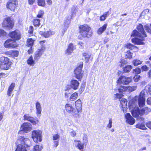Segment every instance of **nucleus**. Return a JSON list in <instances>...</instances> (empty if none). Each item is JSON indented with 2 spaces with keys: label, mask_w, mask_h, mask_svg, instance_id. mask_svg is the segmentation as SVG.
Masks as SVG:
<instances>
[{
  "label": "nucleus",
  "mask_w": 151,
  "mask_h": 151,
  "mask_svg": "<svg viewBox=\"0 0 151 151\" xmlns=\"http://www.w3.org/2000/svg\"><path fill=\"white\" fill-rule=\"evenodd\" d=\"M104 31V25L100 27L98 30L97 32L99 34H101Z\"/></svg>",
  "instance_id": "obj_48"
},
{
  "label": "nucleus",
  "mask_w": 151,
  "mask_h": 151,
  "mask_svg": "<svg viewBox=\"0 0 151 151\" xmlns=\"http://www.w3.org/2000/svg\"><path fill=\"white\" fill-rule=\"evenodd\" d=\"M140 77V76L139 75H135L133 78L134 81L135 82L138 81L139 80Z\"/></svg>",
  "instance_id": "obj_49"
},
{
  "label": "nucleus",
  "mask_w": 151,
  "mask_h": 151,
  "mask_svg": "<svg viewBox=\"0 0 151 151\" xmlns=\"http://www.w3.org/2000/svg\"><path fill=\"white\" fill-rule=\"evenodd\" d=\"M72 88V86L70 85H68L66 86L65 87V90L68 91L70 90Z\"/></svg>",
  "instance_id": "obj_56"
},
{
  "label": "nucleus",
  "mask_w": 151,
  "mask_h": 151,
  "mask_svg": "<svg viewBox=\"0 0 151 151\" xmlns=\"http://www.w3.org/2000/svg\"><path fill=\"white\" fill-rule=\"evenodd\" d=\"M120 88L118 89L120 93H123L125 91L131 92L136 90L137 89V86H122Z\"/></svg>",
  "instance_id": "obj_11"
},
{
  "label": "nucleus",
  "mask_w": 151,
  "mask_h": 151,
  "mask_svg": "<svg viewBox=\"0 0 151 151\" xmlns=\"http://www.w3.org/2000/svg\"><path fill=\"white\" fill-rule=\"evenodd\" d=\"M15 86V84L14 83H12L9 86L7 92V94L8 96H11L12 93Z\"/></svg>",
  "instance_id": "obj_28"
},
{
  "label": "nucleus",
  "mask_w": 151,
  "mask_h": 151,
  "mask_svg": "<svg viewBox=\"0 0 151 151\" xmlns=\"http://www.w3.org/2000/svg\"><path fill=\"white\" fill-rule=\"evenodd\" d=\"M125 117L126 119V122L129 124L131 125L133 124L135 122V119L131 116L129 113L126 114Z\"/></svg>",
  "instance_id": "obj_19"
},
{
  "label": "nucleus",
  "mask_w": 151,
  "mask_h": 151,
  "mask_svg": "<svg viewBox=\"0 0 151 151\" xmlns=\"http://www.w3.org/2000/svg\"><path fill=\"white\" fill-rule=\"evenodd\" d=\"M4 46L6 48H15L17 46L18 44L16 42H13L11 39H8L5 42Z\"/></svg>",
  "instance_id": "obj_13"
},
{
  "label": "nucleus",
  "mask_w": 151,
  "mask_h": 151,
  "mask_svg": "<svg viewBox=\"0 0 151 151\" xmlns=\"http://www.w3.org/2000/svg\"><path fill=\"white\" fill-rule=\"evenodd\" d=\"M124 47L127 49H129L131 50H132L134 49H138V48L136 46L131 43H127L125 44L124 45Z\"/></svg>",
  "instance_id": "obj_33"
},
{
  "label": "nucleus",
  "mask_w": 151,
  "mask_h": 151,
  "mask_svg": "<svg viewBox=\"0 0 151 151\" xmlns=\"http://www.w3.org/2000/svg\"><path fill=\"white\" fill-rule=\"evenodd\" d=\"M6 33L4 30L0 29V37H6Z\"/></svg>",
  "instance_id": "obj_43"
},
{
  "label": "nucleus",
  "mask_w": 151,
  "mask_h": 151,
  "mask_svg": "<svg viewBox=\"0 0 151 151\" xmlns=\"http://www.w3.org/2000/svg\"><path fill=\"white\" fill-rule=\"evenodd\" d=\"M75 105L77 113L81 112L82 110L81 102L80 99H78L75 102Z\"/></svg>",
  "instance_id": "obj_22"
},
{
  "label": "nucleus",
  "mask_w": 151,
  "mask_h": 151,
  "mask_svg": "<svg viewBox=\"0 0 151 151\" xmlns=\"http://www.w3.org/2000/svg\"><path fill=\"white\" fill-rule=\"evenodd\" d=\"M133 73L134 74H137L140 73H141L140 69L138 68H136L135 69H133Z\"/></svg>",
  "instance_id": "obj_44"
},
{
  "label": "nucleus",
  "mask_w": 151,
  "mask_h": 151,
  "mask_svg": "<svg viewBox=\"0 0 151 151\" xmlns=\"http://www.w3.org/2000/svg\"><path fill=\"white\" fill-rule=\"evenodd\" d=\"M127 101L125 99H122L121 101L120 106L122 108V111L124 113L126 112L127 107Z\"/></svg>",
  "instance_id": "obj_20"
},
{
  "label": "nucleus",
  "mask_w": 151,
  "mask_h": 151,
  "mask_svg": "<svg viewBox=\"0 0 151 151\" xmlns=\"http://www.w3.org/2000/svg\"><path fill=\"white\" fill-rule=\"evenodd\" d=\"M65 108L66 111L69 113H71L73 117L78 118L80 117L79 113H77L76 111L71 104H67L65 106Z\"/></svg>",
  "instance_id": "obj_5"
},
{
  "label": "nucleus",
  "mask_w": 151,
  "mask_h": 151,
  "mask_svg": "<svg viewBox=\"0 0 151 151\" xmlns=\"http://www.w3.org/2000/svg\"><path fill=\"white\" fill-rule=\"evenodd\" d=\"M132 78L131 77H126L123 76H121L117 81L118 83L123 84H128L131 81Z\"/></svg>",
  "instance_id": "obj_10"
},
{
  "label": "nucleus",
  "mask_w": 151,
  "mask_h": 151,
  "mask_svg": "<svg viewBox=\"0 0 151 151\" xmlns=\"http://www.w3.org/2000/svg\"><path fill=\"white\" fill-rule=\"evenodd\" d=\"M147 88H148V92L151 95V86H150L149 85L145 87V89H146Z\"/></svg>",
  "instance_id": "obj_52"
},
{
  "label": "nucleus",
  "mask_w": 151,
  "mask_h": 151,
  "mask_svg": "<svg viewBox=\"0 0 151 151\" xmlns=\"http://www.w3.org/2000/svg\"><path fill=\"white\" fill-rule=\"evenodd\" d=\"M115 95L116 96V98L118 99H120L123 96L122 94L119 93L116 94Z\"/></svg>",
  "instance_id": "obj_57"
},
{
  "label": "nucleus",
  "mask_w": 151,
  "mask_h": 151,
  "mask_svg": "<svg viewBox=\"0 0 151 151\" xmlns=\"http://www.w3.org/2000/svg\"><path fill=\"white\" fill-rule=\"evenodd\" d=\"M79 29L80 33L82 37H90L92 35L91 28L86 24L81 26Z\"/></svg>",
  "instance_id": "obj_3"
},
{
  "label": "nucleus",
  "mask_w": 151,
  "mask_h": 151,
  "mask_svg": "<svg viewBox=\"0 0 151 151\" xmlns=\"http://www.w3.org/2000/svg\"><path fill=\"white\" fill-rule=\"evenodd\" d=\"M44 50L42 48L38 49L36 51L34 54V59L35 61H37L40 58L42 55Z\"/></svg>",
  "instance_id": "obj_16"
},
{
  "label": "nucleus",
  "mask_w": 151,
  "mask_h": 151,
  "mask_svg": "<svg viewBox=\"0 0 151 151\" xmlns=\"http://www.w3.org/2000/svg\"><path fill=\"white\" fill-rule=\"evenodd\" d=\"M53 143H54V146L55 147V148L57 147L59 144L58 141H54Z\"/></svg>",
  "instance_id": "obj_55"
},
{
  "label": "nucleus",
  "mask_w": 151,
  "mask_h": 151,
  "mask_svg": "<svg viewBox=\"0 0 151 151\" xmlns=\"http://www.w3.org/2000/svg\"><path fill=\"white\" fill-rule=\"evenodd\" d=\"M60 137V135L58 134H55L53 136L52 139L53 140L57 141L59 139Z\"/></svg>",
  "instance_id": "obj_47"
},
{
  "label": "nucleus",
  "mask_w": 151,
  "mask_h": 151,
  "mask_svg": "<svg viewBox=\"0 0 151 151\" xmlns=\"http://www.w3.org/2000/svg\"><path fill=\"white\" fill-rule=\"evenodd\" d=\"M145 28L146 29L147 31L148 32H150V29L148 27V26H145Z\"/></svg>",
  "instance_id": "obj_64"
},
{
  "label": "nucleus",
  "mask_w": 151,
  "mask_h": 151,
  "mask_svg": "<svg viewBox=\"0 0 151 151\" xmlns=\"http://www.w3.org/2000/svg\"><path fill=\"white\" fill-rule=\"evenodd\" d=\"M32 138L34 141L37 142L38 141L40 142L42 141L41 132L40 130H34L32 132Z\"/></svg>",
  "instance_id": "obj_6"
},
{
  "label": "nucleus",
  "mask_w": 151,
  "mask_h": 151,
  "mask_svg": "<svg viewBox=\"0 0 151 151\" xmlns=\"http://www.w3.org/2000/svg\"><path fill=\"white\" fill-rule=\"evenodd\" d=\"M139 106L140 107H143L145 105V99H138Z\"/></svg>",
  "instance_id": "obj_36"
},
{
  "label": "nucleus",
  "mask_w": 151,
  "mask_h": 151,
  "mask_svg": "<svg viewBox=\"0 0 151 151\" xmlns=\"http://www.w3.org/2000/svg\"><path fill=\"white\" fill-rule=\"evenodd\" d=\"M145 90H142L140 93L139 96H136L133 99V101H135L136 102L138 99H145Z\"/></svg>",
  "instance_id": "obj_25"
},
{
  "label": "nucleus",
  "mask_w": 151,
  "mask_h": 151,
  "mask_svg": "<svg viewBox=\"0 0 151 151\" xmlns=\"http://www.w3.org/2000/svg\"><path fill=\"white\" fill-rule=\"evenodd\" d=\"M31 143L28 138L22 136L19 137L16 142L17 146L15 151H27L26 148L30 147Z\"/></svg>",
  "instance_id": "obj_2"
},
{
  "label": "nucleus",
  "mask_w": 151,
  "mask_h": 151,
  "mask_svg": "<svg viewBox=\"0 0 151 151\" xmlns=\"http://www.w3.org/2000/svg\"><path fill=\"white\" fill-rule=\"evenodd\" d=\"M147 103L148 105H151V97H149L147 99Z\"/></svg>",
  "instance_id": "obj_54"
},
{
  "label": "nucleus",
  "mask_w": 151,
  "mask_h": 151,
  "mask_svg": "<svg viewBox=\"0 0 151 151\" xmlns=\"http://www.w3.org/2000/svg\"><path fill=\"white\" fill-rule=\"evenodd\" d=\"M132 69V67L130 65H127L123 68V70L124 72H129Z\"/></svg>",
  "instance_id": "obj_37"
},
{
  "label": "nucleus",
  "mask_w": 151,
  "mask_h": 151,
  "mask_svg": "<svg viewBox=\"0 0 151 151\" xmlns=\"http://www.w3.org/2000/svg\"><path fill=\"white\" fill-rule=\"evenodd\" d=\"M75 10L71 12V14L69 16H67L65 18V22H64V27L63 29L62 32L63 34L65 33L67 30L68 25L70 23L71 19H72V16L75 14L74 13Z\"/></svg>",
  "instance_id": "obj_7"
},
{
  "label": "nucleus",
  "mask_w": 151,
  "mask_h": 151,
  "mask_svg": "<svg viewBox=\"0 0 151 151\" xmlns=\"http://www.w3.org/2000/svg\"><path fill=\"white\" fill-rule=\"evenodd\" d=\"M17 5V0H9L6 4L7 8L9 9H14Z\"/></svg>",
  "instance_id": "obj_15"
},
{
  "label": "nucleus",
  "mask_w": 151,
  "mask_h": 151,
  "mask_svg": "<svg viewBox=\"0 0 151 151\" xmlns=\"http://www.w3.org/2000/svg\"><path fill=\"white\" fill-rule=\"evenodd\" d=\"M83 142L86 143L88 141V139L87 137L85 135L84 137H83Z\"/></svg>",
  "instance_id": "obj_59"
},
{
  "label": "nucleus",
  "mask_w": 151,
  "mask_h": 151,
  "mask_svg": "<svg viewBox=\"0 0 151 151\" xmlns=\"http://www.w3.org/2000/svg\"><path fill=\"white\" fill-rule=\"evenodd\" d=\"M136 128L143 130H146L147 129L144 124L141 122H139L136 125Z\"/></svg>",
  "instance_id": "obj_30"
},
{
  "label": "nucleus",
  "mask_w": 151,
  "mask_h": 151,
  "mask_svg": "<svg viewBox=\"0 0 151 151\" xmlns=\"http://www.w3.org/2000/svg\"><path fill=\"white\" fill-rule=\"evenodd\" d=\"M125 62L126 61L124 59H123L121 60L119 62V65L120 67H122L124 65Z\"/></svg>",
  "instance_id": "obj_46"
},
{
  "label": "nucleus",
  "mask_w": 151,
  "mask_h": 151,
  "mask_svg": "<svg viewBox=\"0 0 151 151\" xmlns=\"http://www.w3.org/2000/svg\"><path fill=\"white\" fill-rule=\"evenodd\" d=\"M142 62V61H141L139 60L136 59L133 61L132 63L134 66H137L141 64Z\"/></svg>",
  "instance_id": "obj_40"
},
{
  "label": "nucleus",
  "mask_w": 151,
  "mask_h": 151,
  "mask_svg": "<svg viewBox=\"0 0 151 151\" xmlns=\"http://www.w3.org/2000/svg\"><path fill=\"white\" fill-rule=\"evenodd\" d=\"M147 127L151 129V122H149L146 124Z\"/></svg>",
  "instance_id": "obj_58"
},
{
  "label": "nucleus",
  "mask_w": 151,
  "mask_h": 151,
  "mask_svg": "<svg viewBox=\"0 0 151 151\" xmlns=\"http://www.w3.org/2000/svg\"><path fill=\"white\" fill-rule=\"evenodd\" d=\"M35 107L36 109V114L37 116H40L42 109L40 103L38 101L36 102L35 104Z\"/></svg>",
  "instance_id": "obj_26"
},
{
  "label": "nucleus",
  "mask_w": 151,
  "mask_h": 151,
  "mask_svg": "<svg viewBox=\"0 0 151 151\" xmlns=\"http://www.w3.org/2000/svg\"><path fill=\"white\" fill-rule=\"evenodd\" d=\"M137 29L140 32H138L136 30H134L133 31L131 36L141 38V39L138 38H133L132 39V42L133 43L137 45H143L144 43L143 41L144 40V38L147 37V36L144 30L142 25L139 24L137 27Z\"/></svg>",
  "instance_id": "obj_1"
},
{
  "label": "nucleus",
  "mask_w": 151,
  "mask_h": 151,
  "mask_svg": "<svg viewBox=\"0 0 151 151\" xmlns=\"http://www.w3.org/2000/svg\"><path fill=\"white\" fill-rule=\"evenodd\" d=\"M42 148V146L40 147L39 145H37L34 147L33 151H41Z\"/></svg>",
  "instance_id": "obj_42"
},
{
  "label": "nucleus",
  "mask_w": 151,
  "mask_h": 151,
  "mask_svg": "<svg viewBox=\"0 0 151 151\" xmlns=\"http://www.w3.org/2000/svg\"><path fill=\"white\" fill-rule=\"evenodd\" d=\"M35 0H28V2L30 4H32L35 2Z\"/></svg>",
  "instance_id": "obj_61"
},
{
  "label": "nucleus",
  "mask_w": 151,
  "mask_h": 151,
  "mask_svg": "<svg viewBox=\"0 0 151 151\" xmlns=\"http://www.w3.org/2000/svg\"><path fill=\"white\" fill-rule=\"evenodd\" d=\"M14 22L9 17L5 18L2 23L3 27H6L8 29H12L13 27Z\"/></svg>",
  "instance_id": "obj_8"
},
{
  "label": "nucleus",
  "mask_w": 151,
  "mask_h": 151,
  "mask_svg": "<svg viewBox=\"0 0 151 151\" xmlns=\"http://www.w3.org/2000/svg\"><path fill=\"white\" fill-rule=\"evenodd\" d=\"M37 3L39 6L44 7L45 6V0H37Z\"/></svg>",
  "instance_id": "obj_39"
},
{
  "label": "nucleus",
  "mask_w": 151,
  "mask_h": 151,
  "mask_svg": "<svg viewBox=\"0 0 151 151\" xmlns=\"http://www.w3.org/2000/svg\"><path fill=\"white\" fill-rule=\"evenodd\" d=\"M132 53L129 51L124 53L123 57L125 58L131 59L132 58Z\"/></svg>",
  "instance_id": "obj_32"
},
{
  "label": "nucleus",
  "mask_w": 151,
  "mask_h": 151,
  "mask_svg": "<svg viewBox=\"0 0 151 151\" xmlns=\"http://www.w3.org/2000/svg\"><path fill=\"white\" fill-rule=\"evenodd\" d=\"M11 65V62L6 57H2L0 58V67L1 69L7 70Z\"/></svg>",
  "instance_id": "obj_4"
},
{
  "label": "nucleus",
  "mask_w": 151,
  "mask_h": 151,
  "mask_svg": "<svg viewBox=\"0 0 151 151\" xmlns=\"http://www.w3.org/2000/svg\"><path fill=\"white\" fill-rule=\"evenodd\" d=\"M151 111V109L148 107H145L140 110V115H143L144 114H147Z\"/></svg>",
  "instance_id": "obj_29"
},
{
  "label": "nucleus",
  "mask_w": 151,
  "mask_h": 151,
  "mask_svg": "<svg viewBox=\"0 0 151 151\" xmlns=\"http://www.w3.org/2000/svg\"><path fill=\"white\" fill-rule=\"evenodd\" d=\"M112 120L110 119L109 120V123L107 126V127L109 128H110L112 127Z\"/></svg>",
  "instance_id": "obj_50"
},
{
  "label": "nucleus",
  "mask_w": 151,
  "mask_h": 151,
  "mask_svg": "<svg viewBox=\"0 0 151 151\" xmlns=\"http://www.w3.org/2000/svg\"><path fill=\"white\" fill-rule=\"evenodd\" d=\"M83 67V63H82L80 65L74 70L75 77L79 80L82 78L83 73H82V68Z\"/></svg>",
  "instance_id": "obj_9"
},
{
  "label": "nucleus",
  "mask_w": 151,
  "mask_h": 151,
  "mask_svg": "<svg viewBox=\"0 0 151 151\" xmlns=\"http://www.w3.org/2000/svg\"><path fill=\"white\" fill-rule=\"evenodd\" d=\"M70 83L72 86V88L74 90H76L78 88L79 83L77 80L73 78L70 81Z\"/></svg>",
  "instance_id": "obj_21"
},
{
  "label": "nucleus",
  "mask_w": 151,
  "mask_h": 151,
  "mask_svg": "<svg viewBox=\"0 0 151 151\" xmlns=\"http://www.w3.org/2000/svg\"><path fill=\"white\" fill-rule=\"evenodd\" d=\"M74 142L76 147H77L81 151H83L84 148L83 144H82L80 140H75Z\"/></svg>",
  "instance_id": "obj_24"
},
{
  "label": "nucleus",
  "mask_w": 151,
  "mask_h": 151,
  "mask_svg": "<svg viewBox=\"0 0 151 151\" xmlns=\"http://www.w3.org/2000/svg\"><path fill=\"white\" fill-rule=\"evenodd\" d=\"M47 4L49 5H51L52 4V1L51 0H47Z\"/></svg>",
  "instance_id": "obj_63"
},
{
  "label": "nucleus",
  "mask_w": 151,
  "mask_h": 151,
  "mask_svg": "<svg viewBox=\"0 0 151 151\" xmlns=\"http://www.w3.org/2000/svg\"><path fill=\"white\" fill-rule=\"evenodd\" d=\"M140 111L138 107H135L132 110V114L133 116L137 117L139 114L140 115Z\"/></svg>",
  "instance_id": "obj_23"
},
{
  "label": "nucleus",
  "mask_w": 151,
  "mask_h": 151,
  "mask_svg": "<svg viewBox=\"0 0 151 151\" xmlns=\"http://www.w3.org/2000/svg\"><path fill=\"white\" fill-rule=\"evenodd\" d=\"M35 61L33 59L32 57L31 56L27 60V63L30 66H33L35 64Z\"/></svg>",
  "instance_id": "obj_34"
},
{
  "label": "nucleus",
  "mask_w": 151,
  "mask_h": 151,
  "mask_svg": "<svg viewBox=\"0 0 151 151\" xmlns=\"http://www.w3.org/2000/svg\"><path fill=\"white\" fill-rule=\"evenodd\" d=\"M12 54L14 55V56L17 57L19 54V52L18 51H14L12 52Z\"/></svg>",
  "instance_id": "obj_53"
},
{
  "label": "nucleus",
  "mask_w": 151,
  "mask_h": 151,
  "mask_svg": "<svg viewBox=\"0 0 151 151\" xmlns=\"http://www.w3.org/2000/svg\"><path fill=\"white\" fill-rule=\"evenodd\" d=\"M54 34V32L51 30L47 31L43 33V35L45 38H47L50 36Z\"/></svg>",
  "instance_id": "obj_31"
},
{
  "label": "nucleus",
  "mask_w": 151,
  "mask_h": 151,
  "mask_svg": "<svg viewBox=\"0 0 151 151\" xmlns=\"http://www.w3.org/2000/svg\"><path fill=\"white\" fill-rule=\"evenodd\" d=\"M83 55L84 57V59L86 63H88L89 60V59L91 57V55L86 53H83Z\"/></svg>",
  "instance_id": "obj_35"
},
{
  "label": "nucleus",
  "mask_w": 151,
  "mask_h": 151,
  "mask_svg": "<svg viewBox=\"0 0 151 151\" xmlns=\"http://www.w3.org/2000/svg\"><path fill=\"white\" fill-rule=\"evenodd\" d=\"M35 40L32 38L28 39L27 40V47H30V49L28 50V53L30 54L33 52L32 46L33 45Z\"/></svg>",
  "instance_id": "obj_18"
},
{
  "label": "nucleus",
  "mask_w": 151,
  "mask_h": 151,
  "mask_svg": "<svg viewBox=\"0 0 151 151\" xmlns=\"http://www.w3.org/2000/svg\"><path fill=\"white\" fill-rule=\"evenodd\" d=\"M24 120L29 121L31 122L33 124L35 125L37 124L39 122V120L37 119H35L31 116L29 114H25L23 117Z\"/></svg>",
  "instance_id": "obj_14"
},
{
  "label": "nucleus",
  "mask_w": 151,
  "mask_h": 151,
  "mask_svg": "<svg viewBox=\"0 0 151 151\" xmlns=\"http://www.w3.org/2000/svg\"><path fill=\"white\" fill-rule=\"evenodd\" d=\"M78 97V93L75 92L72 94L70 97V100L71 101L75 100Z\"/></svg>",
  "instance_id": "obj_38"
},
{
  "label": "nucleus",
  "mask_w": 151,
  "mask_h": 151,
  "mask_svg": "<svg viewBox=\"0 0 151 151\" xmlns=\"http://www.w3.org/2000/svg\"><path fill=\"white\" fill-rule=\"evenodd\" d=\"M9 36L14 40H18L21 38V35L20 32L15 30L9 34Z\"/></svg>",
  "instance_id": "obj_12"
},
{
  "label": "nucleus",
  "mask_w": 151,
  "mask_h": 151,
  "mask_svg": "<svg viewBox=\"0 0 151 151\" xmlns=\"http://www.w3.org/2000/svg\"><path fill=\"white\" fill-rule=\"evenodd\" d=\"M142 69L145 71H146L149 70V68L146 65H144L141 67Z\"/></svg>",
  "instance_id": "obj_51"
},
{
  "label": "nucleus",
  "mask_w": 151,
  "mask_h": 151,
  "mask_svg": "<svg viewBox=\"0 0 151 151\" xmlns=\"http://www.w3.org/2000/svg\"><path fill=\"white\" fill-rule=\"evenodd\" d=\"M75 49L72 43H70L68 46V48L65 52V54L67 55H70L73 51Z\"/></svg>",
  "instance_id": "obj_27"
},
{
  "label": "nucleus",
  "mask_w": 151,
  "mask_h": 151,
  "mask_svg": "<svg viewBox=\"0 0 151 151\" xmlns=\"http://www.w3.org/2000/svg\"><path fill=\"white\" fill-rule=\"evenodd\" d=\"M31 129V125L29 123H24L21 127V129L26 133L30 131Z\"/></svg>",
  "instance_id": "obj_17"
},
{
  "label": "nucleus",
  "mask_w": 151,
  "mask_h": 151,
  "mask_svg": "<svg viewBox=\"0 0 151 151\" xmlns=\"http://www.w3.org/2000/svg\"><path fill=\"white\" fill-rule=\"evenodd\" d=\"M40 20L38 19H35L34 21V25L36 27H38L40 25Z\"/></svg>",
  "instance_id": "obj_41"
},
{
  "label": "nucleus",
  "mask_w": 151,
  "mask_h": 151,
  "mask_svg": "<svg viewBox=\"0 0 151 151\" xmlns=\"http://www.w3.org/2000/svg\"><path fill=\"white\" fill-rule=\"evenodd\" d=\"M33 27L32 26H30L29 29V32L30 33H32L33 32Z\"/></svg>",
  "instance_id": "obj_62"
},
{
  "label": "nucleus",
  "mask_w": 151,
  "mask_h": 151,
  "mask_svg": "<svg viewBox=\"0 0 151 151\" xmlns=\"http://www.w3.org/2000/svg\"><path fill=\"white\" fill-rule=\"evenodd\" d=\"M44 14V12L42 10H40L37 15V17L38 18H42Z\"/></svg>",
  "instance_id": "obj_45"
},
{
  "label": "nucleus",
  "mask_w": 151,
  "mask_h": 151,
  "mask_svg": "<svg viewBox=\"0 0 151 151\" xmlns=\"http://www.w3.org/2000/svg\"><path fill=\"white\" fill-rule=\"evenodd\" d=\"M70 134L71 136L73 137H74L76 135V133L75 131H73L70 132Z\"/></svg>",
  "instance_id": "obj_60"
}]
</instances>
